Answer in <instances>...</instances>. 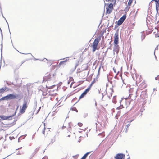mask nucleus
<instances>
[{
	"label": "nucleus",
	"instance_id": "1",
	"mask_svg": "<svg viewBox=\"0 0 159 159\" xmlns=\"http://www.w3.org/2000/svg\"><path fill=\"white\" fill-rule=\"evenodd\" d=\"M100 37L99 38H97L95 39L92 45L91 46L93 48V52H94L96 49H98L97 48V46L100 40Z\"/></svg>",
	"mask_w": 159,
	"mask_h": 159
},
{
	"label": "nucleus",
	"instance_id": "2",
	"mask_svg": "<svg viewBox=\"0 0 159 159\" xmlns=\"http://www.w3.org/2000/svg\"><path fill=\"white\" fill-rule=\"evenodd\" d=\"M17 98V95H16L12 94H10L8 95L2 97L1 99V100H11L12 99H15Z\"/></svg>",
	"mask_w": 159,
	"mask_h": 159
},
{
	"label": "nucleus",
	"instance_id": "3",
	"mask_svg": "<svg viewBox=\"0 0 159 159\" xmlns=\"http://www.w3.org/2000/svg\"><path fill=\"white\" fill-rule=\"evenodd\" d=\"M113 9V4L111 3L107 6L106 7V14H109L111 13Z\"/></svg>",
	"mask_w": 159,
	"mask_h": 159
},
{
	"label": "nucleus",
	"instance_id": "4",
	"mask_svg": "<svg viewBox=\"0 0 159 159\" xmlns=\"http://www.w3.org/2000/svg\"><path fill=\"white\" fill-rule=\"evenodd\" d=\"M54 74L50 73L43 77V82H45L47 81L50 80L54 79Z\"/></svg>",
	"mask_w": 159,
	"mask_h": 159
},
{
	"label": "nucleus",
	"instance_id": "5",
	"mask_svg": "<svg viewBox=\"0 0 159 159\" xmlns=\"http://www.w3.org/2000/svg\"><path fill=\"white\" fill-rule=\"evenodd\" d=\"M92 84H91L84 91L82 94L80 95L79 98V100H80L81 99H82L84 98L87 93L90 90L92 86Z\"/></svg>",
	"mask_w": 159,
	"mask_h": 159
},
{
	"label": "nucleus",
	"instance_id": "6",
	"mask_svg": "<svg viewBox=\"0 0 159 159\" xmlns=\"http://www.w3.org/2000/svg\"><path fill=\"white\" fill-rule=\"evenodd\" d=\"M28 105L27 103L26 102H25L23 103L21 108L20 110V113L21 114H23L25 111Z\"/></svg>",
	"mask_w": 159,
	"mask_h": 159
},
{
	"label": "nucleus",
	"instance_id": "7",
	"mask_svg": "<svg viewBox=\"0 0 159 159\" xmlns=\"http://www.w3.org/2000/svg\"><path fill=\"white\" fill-rule=\"evenodd\" d=\"M114 43L115 44V46H117V45L118 43V31H116L115 34L114 35Z\"/></svg>",
	"mask_w": 159,
	"mask_h": 159
},
{
	"label": "nucleus",
	"instance_id": "8",
	"mask_svg": "<svg viewBox=\"0 0 159 159\" xmlns=\"http://www.w3.org/2000/svg\"><path fill=\"white\" fill-rule=\"evenodd\" d=\"M16 111H15L14 112V114L11 116H0V117L2 119V120H12V117L13 116L16 114Z\"/></svg>",
	"mask_w": 159,
	"mask_h": 159
},
{
	"label": "nucleus",
	"instance_id": "9",
	"mask_svg": "<svg viewBox=\"0 0 159 159\" xmlns=\"http://www.w3.org/2000/svg\"><path fill=\"white\" fill-rule=\"evenodd\" d=\"M21 64L20 63L17 64L16 63L15 64L12 66V69L14 72H15L17 69H18L21 66Z\"/></svg>",
	"mask_w": 159,
	"mask_h": 159
},
{
	"label": "nucleus",
	"instance_id": "10",
	"mask_svg": "<svg viewBox=\"0 0 159 159\" xmlns=\"http://www.w3.org/2000/svg\"><path fill=\"white\" fill-rule=\"evenodd\" d=\"M125 156L122 154H116L115 156V158L116 159H125Z\"/></svg>",
	"mask_w": 159,
	"mask_h": 159
},
{
	"label": "nucleus",
	"instance_id": "11",
	"mask_svg": "<svg viewBox=\"0 0 159 159\" xmlns=\"http://www.w3.org/2000/svg\"><path fill=\"white\" fill-rule=\"evenodd\" d=\"M153 1H154L155 2L156 8V10L158 11L159 7V0H152L151 2Z\"/></svg>",
	"mask_w": 159,
	"mask_h": 159
},
{
	"label": "nucleus",
	"instance_id": "12",
	"mask_svg": "<svg viewBox=\"0 0 159 159\" xmlns=\"http://www.w3.org/2000/svg\"><path fill=\"white\" fill-rule=\"evenodd\" d=\"M123 102H126V100H122L120 102V104H121L120 106L117 107V109H122V108L124 107L123 106V105L122 103Z\"/></svg>",
	"mask_w": 159,
	"mask_h": 159
},
{
	"label": "nucleus",
	"instance_id": "13",
	"mask_svg": "<svg viewBox=\"0 0 159 159\" xmlns=\"http://www.w3.org/2000/svg\"><path fill=\"white\" fill-rule=\"evenodd\" d=\"M7 89V87L4 88H2L0 89V93H4V91Z\"/></svg>",
	"mask_w": 159,
	"mask_h": 159
},
{
	"label": "nucleus",
	"instance_id": "14",
	"mask_svg": "<svg viewBox=\"0 0 159 159\" xmlns=\"http://www.w3.org/2000/svg\"><path fill=\"white\" fill-rule=\"evenodd\" d=\"M146 92L143 91L141 93L140 97L142 98H145V97L146 96Z\"/></svg>",
	"mask_w": 159,
	"mask_h": 159
},
{
	"label": "nucleus",
	"instance_id": "15",
	"mask_svg": "<svg viewBox=\"0 0 159 159\" xmlns=\"http://www.w3.org/2000/svg\"><path fill=\"white\" fill-rule=\"evenodd\" d=\"M67 61V59H66L64 61H61L59 63V65H65L66 64Z\"/></svg>",
	"mask_w": 159,
	"mask_h": 159
},
{
	"label": "nucleus",
	"instance_id": "16",
	"mask_svg": "<svg viewBox=\"0 0 159 159\" xmlns=\"http://www.w3.org/2000/svg\"><path fill=\"white\" fill-rule=\"evenodd\" d=\"M126 15H124L121 18H120V19L122 21V22H124V21L125 20V19L126 18Z\"/></svg>",
	"mask_w": 159,
	"mask_h": 159
},
{
	"label": "nucleus",
	"instance_id": "17",
	"mask_svg": "<svg viewBox=\"0 0 159 159\" xmlns=\"http://www.w3.org/2000/svg\"><path fill=\"white\" fill-rule=\"evenodd\" d=\"M90 153V152H87L82 157L83 159H85L88 155Z\"/></svg>",
	"mask_w": 159,
	"mask_h": 159
},
{
	"label": "nucleus",
	"instance_id": "18",
	"mask_svg": "<svg viewBox=\"0 0 159 159\" xmlns=\"http://www.w3.org/2000/svg\"><path fill=\"white\" fill-rule=\"evenodd\" d=\"M123 22H122L120 19L118 21L117 25H120L123 23Z\"/></svg>",
	"mask_w": 159,
	"mask_h": 159
},
{
	"label": "nucleus",
	"instance_id": "19",
	"mask_svg": "<svg viewBox=\"0 0 159 159\" xmlns=\"http://www.w3.org/2000/svg\"><path fill=\"white\" fill-rule=\"evenodd\" d=\"M133 1V0H129L128 2V5L129 6H130L132 3Z\"/></svg>",
	"mask_w": 159,
	"mask_h": 159
},
{
	"label": "nucleus",
	"instance_id": "20",
	"mask_svg": "<svg viewBox=\"0 0 159 159\" xmlns=\"http://www.w3.org/2000/svg\"><path fill=\"white\" fill-rule=\"evenodd\" d=\"M55 86V85H53L52 86H47V85L46 86V87L48 88V89H52L53 88L54 86Z\"/></svg>",
	"mask_w": 159,
	"mask_h": 159
},
{
	"label": "nucleus",
	"instance_id": "21",
	"mask_svg": "<svg viewBox=\"0 0 159 159\" xmlns=\"http://www.w3.org/2000/svg\"><path fill=\"white\" fill-rule=\"evenodd\" d=\"M39 150V148H36L35 149V153H37Z\"/></svg>",
	"mask_w": 159,
	"mask_h": 159
},
{
	"label": "nucleus",
	"instance_id": "22",
	"mask_svg": "<svg viewBox=\"0 0 159 159\" xmlns=\"http://www.w3.org/2000/svg\"><path fill=\"white\" fill-rule=\"evenodd\" d=\"M113 70H114V72L115 73H118V72H119V71H117L116 70V68H113Z\"/></svg>",
	"mask_w": 159,
	"mask_h": 159
},
{
	"label": "nucleus",
	"instance_id": "23",
	"mask_svg": "<svg viewBox=\"0 0 159 159\" xmlns=\"http://www.w3.org/2000/svg\"><path fill=\"white\" fill-rule=\"evenodd\" d=\"M71 109H72V110L75 111H76V112H78V110H77V109H76V108L75 107Z\"/></svg>",
	"mask_w": 159,
	"mask_h": 159
},
{
	"label": "nucleus",
	"instance_id": "24",
	"mask_svg": "<svg viewBox=\"0 0 159 159\" xmlns=\"http://www.w3.org/2000/svg\"><path fill=\"white\" fill-rule=\"evenodd\" d=\"M78 125L80 127H81L82 125H83V124L82 123H80V122H79V123H78Z\"/></svg>",
	"mask_w": 159,
	"mask_h": 159
},
{
	"label": "nucleus",
	"instance_id": "25",
	"mask_svg": "<svg viewBox=\"0 0 159 159\" xmlns=\"http://www.w3.org/2000/svg\"><path fill=\"white\" fill-rule=\"evenodd\" d=\"M53 91L52 90H50L49 91V95H54V93H52L51 92H52V91Z\"/></svg>",
	"mask_w": 159,
	"mask_h": 159
},
{
	"label": "nucleus",
	"instance_id": "26",
	"mask_svg": "<svg viewBox=\"0 0 159 159\" xmlns=\"http://www.w3.org/2000/svg\"><path fill=\"white\" fill-rule=\"evenodd\" d=\"M42 159H48V157L47 156H45Z\"/></svg>",
	"mask_w": 159,
	"mask_h": 159
},
{
	"label": "nucleus",
	"instance_id": "27",
	"mask_svg": "<svg viewBox=\"0 0 159 159\" xmlns=\"http://www.w3.org/2000/svg\"><path fill=\"white\" fill-rule=\"evenodd\" d=\"M112 2H113V4L115 5L116 2V0H112Z\"/></svg>",
	"mask_w": 159,
	"mask_h": 159
},
{
	"label": "nucleus",
	"instance_id": "28",
	"mask_svg": "<svg viewBox=\"0 0 159 159\" xmlns=\"http://www.w3.org/2000/svg\"><path fill=\"white\" fill-rule=\"evenodd\" d=\"M44 131H43V134H44Z\"/></svg>",
	"mask_w": 159,
	"mask_h": 159
},
{
	"label": "nucleus",
	"instance_id": "29",
	"mask_svg": "<svg viewBox=\"0 0 159 159\" xmlns=\"http://www.w3.org/2000/svg\"><path fill=\"white\" fill-rule=\"evenodd\" d=\"M63 127H64V126H63V127H62V128H63Z\"/></svg>",
	"mask_w": 159,
	"mask_h": 159
},
{
	"label": "nucleus",
	"instance_id": "30",
	"mask_svg": "<svg viewBox=\"0 0 159 159\" xmlns=\"http://www.w3.org/2000/svg\"><path fill=\"white\" fill-rule=\"evenodd\" d=\"M81 159H83L82 158Z\"/></svg>",
	"mask_w": 159,
	"mask_h": 159
}]
</instances>
